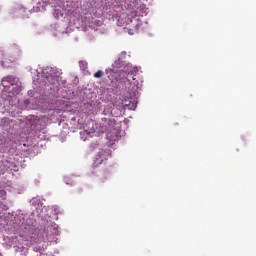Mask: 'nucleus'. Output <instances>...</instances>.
I'll return each mask as SVG.
<instances>
[{
    "label": "nucleus",
    "instance_id": "nucleus-1",
    "mask_svg": "<svg viewBox=\"0 0 256 256\" xmlns=\"http://www.w3.org/2000/svg\"><path fill=\"white\" fill-rule=\"evenodd\" d=\"M148 11L149 9L142 4L136 9L135 12H131L130 17H132V19L130 20V23L132 25L130 26V29L132 31H139L142 23L137 17H144V15H147Z\"/></svg>",
    "mask_w": 256,
    "mask_h": 256
},
{
    "label": "nucleus",
    "instance_id": "nucleus-2",
    "mask_svg": "<svg viewBox=\"0 0 256 256\" xmlns=\"http://www.w3.org/2000/svg\"><path fill=\"white\" fill-rule=\"evenodd\" d=\"M109 157H111V149H100L96 154L94 165H103V163H105Z\"/></svg>",
    "mask_w": 256,
    "mask_h": 256
},
{
    "label": "nucleus",
    "instance_id": "nucleus-3",
    "mask_svg": "<svg viewBox=\"0 0 256 256\" xmlns=\"http://www.w3.org/2000/svg\"><path fill=\"white\" fill-rule=\"evenodd\" d=\"M47 71H50V75L46 76L48 83L51 85H57L59 82V76L55 75V69L48 68Z\"/></svg>",
    "mask_w": 256,
    "mask_h": 256
},
{
    "label": "nucleus",
    "instance_id": "nucleus-4",
    "mask_svg": "<svg viewBox=\"0 0 256 256\" xmlns=\"http://www.w3.org/2000/svg\"><path fill=\"white\" fill-rule=\"evenodd\" d=\"M107 177H109V170H100L98 174L99 183H105L107 181Z\"/></svg>",
    "mask_w": 256,
    "mask_h": 256
},
{
    "label": "nucleus",
    "instance_id": "nucleus-5",
    "mask_svg": "<svg viewBox=\"0 0 256 256\" xmlns=\"http://www.w3.org/2000/svg\"><path fill=\"white\" fill-rule=\"evenodd\" d=\"M103 75H105V72H103L102 70H98L97 72H95L93 74V77H95V79H101V77H103Z\"/></svg>",
    "mask_w": 256,
    "mask_h": 256
},
{
    "label": "nucleus",
    "instance_id": "nucleus-6",
    "mask_svg": "<svg viewBox=\"0 0 256 256\" xmlns=\"http://www.w3.org/2000/svg\"><path fill=\"white\" fill-rule=\"evenodd\" d=\"M113 73H115V70H113V69H107L106 70V74L108 75V79L110 81H113V76H111V75H113Z\"/></svg>",
    "mask_w": 256,
    "mask_h": 256
},
{
    "label": "nucleus",
    "instance_id": "nucleus-7",
    "mask_svg": "<svg viewBox=\"0 0 256 256\" xmlns=\"http://www.w3.org/2000/svg\"><path fill=\"white\" fill-rule=\"evenodd\" d=\"M128 108H130L131 109V111H135V109H137V102H130L129 104H128Z\"/></svg>",
    "mask_w": 256,
    "mask_h": 256
},
{
    "label": "nucleus",
    "instance_id": "nucleus-8",
    "mask_svg": "<svg viewBox=\"0 0 256 256\" xmlns=\"http://www.w3.org/2000/svg\"><path fill=\"white\" fill-rule=\"evenodd\" d=\"M125 57H127V52H121L120 58L118 59V61H115V65H118L119 61H121V59H125Z\"/></svg>",
    "mask_w": 256,
    "mask_h": 256
},
{
    "label": "nucleus",
    "instance_id": "nucleus-9",
    "mask_svg": "<svg viewBox=\"0 0 256 256\" xmlns=\"http://www.w3.org/2000/svg\"><path fill=\"white\" fill-rule=\"evenodd\" d=\"M7 192L5 190H0V197H5Z\"/></svg>",
    "mask_w": 256,
    "mask_h": 256
},
{
    "label": "nucleus",
    "instance_id": "nucleus-10",
    "mask_svg": "<svg viewBox=\"0 0 256 256\" xmlns=\"http://www.w3.org/2000/svg\"><path fill=\"white\" fill-rule=\"evenodd\" d=\"M133 81H136L137 78H135V75L132 76Z\"/></svg>",
    "mask_w": 256,
    "mask_h": 256
},
{
    "label": "nucleus",
    "instance_id": "nucleus-11",
    "mask_svg": "<svg viewBox=\"0 0 256 256\" xmlns=\"http://www.w3.org/2000/svg\"><path fill=\"white\" fill-rule=\"evenodd\" d=\"M128 75H131V72H128Z\"/></svg>",
    "mask_w": 256,
    "mask_h": 256
}]
</instances>
